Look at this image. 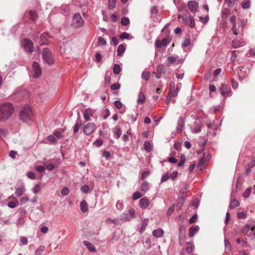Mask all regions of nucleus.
<instances>
[{
    "mask_svg": "<svg viewBox=\"0 0 255 255\" xmlns=\"http://www.w3.org/2000/svg\"><path fill=\"white\" fill-rule=\"evenodd\" d=\"M13 112L12 105L9 103L0 104V122L9 118Z\"/></svg>",
    "mask_w": 255,
    "mask_h": 255,
    "instance_id": "obj_1",
    "label": "nucleus"
},
{
    "mask_svg": "<svg viewBox=\"0 0 255 255\" xmlns=\"http://www.w3.org/2000/svg\"><path fill=\"white\" fill-rule=\"evenodd\" d=\"M31 110L28 106L24 107L20 113V118L23 122L28 123L31 120Z\"/></svg>",
    "mask_w": 255,
    "mask_h": 255,
    "instance_id": "obj_2",
    "label": "nucleus"
},
{
    "mask_svg": "<svg viewBox=\"0 0 255 255\" xmlns=\"http://www.w3.org/2000/svg\"><path fill=\"white\" fill-rule=\"evenodd\" d=\"M42 57L45 63L50 65L53 62V58L51 51L48 48H44L42 51Z\"/></svg>",
    "mask_w": 255,
    "mask_h": 255,
    "instance_id": "obj_3",
    "label": "nucleus"
},
{
    "mask_svg": "<svg viewBox=\"0 0 255 255\" xmlns=\"http://www.w3.org/2000/svg\"><path fill=\"white\" fill-rule=\"evenodd\" d=\"M21 45L25 52L31 53L33 51V43L30 39H24L22 41Z\"/></svg>",
    "mask_w": 255,
    "mask_h": 255,
    "instance_id": "obj_4",
    "label": "nucleus"
},
{
    "mask_svg": "<svg viewBox=\"0 0 255 255\" xmlns=\"http://www.w3.org/2000/svg\"><path fill=\"white\" fill-rule=\"evenodd\" d=\"M84 24V21L79 13H76L73 15L71 25L75 28H79Z\"/></svg>",
    "mask_w": 255,
    "mask_h": 255,
    "instance_id": "obj_5",
    "label": "nucleus"
},
{
    "mask_svg": "<svg viewBox=\"0 0 255 255\" xmlns=\"http://www.w3.org/2000/svg\"><path fill=\"white\" fill-rule=\"evenodd\" d=\"M178 17H181L184 24L188 25L190 27L193 28L195 26V21L193 16H187V15L181 16V15H179Z\"/></svg>",
    "mask_w": 255,
    "mask_h": 255,
    "instance_id": "obj_6",
    "label": "nucleus"
},
{
    "mask_svg": "<svg viewBox=\"0 0 255 255\" xmlns=\"http://www.w3.org/2000/svg\"><path fill=\"white\" fill-rule=\"evenodd\" d=\"M171 41V38L169 36L164 38L162 40L157 39L155 42V46L157 48L165 46L168 45L170 43Z\"/></svg>",
    "mask_w": 255,
    "mask_h": 255,
    "instance_id": "obj_7",
    "label": "nucleus"
},
{
    "mask_svg": "<svg viewBox=\"0 0 255 255\" xmlns=\"http://www.w3.org/2000/svg\"><path fill=\"white\" fill-rule=\"evenodd\" d=\"M32 69L34 71L33 78H38L42 74V70L39 63L34 62L32 65Z\"/></svg>",
    "mask_w": 255,
    "mask_h": 255,
    "instance_id": "obj_8",
    "label": "nucleus"
},
{
    "mask_svg": "<svg viewBox=\"0 0 255 255\" xmlns=\"http://www.w3.org/2000/svg\"><path fill=\"white\" fill-rule=\"evenodd\" d=\"M255 229V225L247 224L242 229L243 233L248 236H250Z\"/></svg>",
    "mask_w": 255,
    "mask_h": 255,
    "instance_id": "obj_9",
    "label": "nucleus"
},
{
    "mask_svg": "<svg viewBox=\"0 0 255 255\" xmlns=\"http://www.w3.org/2000/svg\"><path fill=\"white\" fill-rule=\"evenodd\" d=\"M221 95L225 98L231 92V90L227 85L223 84L219 89Z\"/></svg>",
    "mask_w": 255,
    "mask_h": 255,
    "instance_id": "obj_10",
    "label": "nucleus"
},
{
    "mask_svg": "<svg viewBox=\"0 0 255 255\" xmlns=\"http://www.w3.org/2000/svg\"><path fill=\"white\" fill-rule=\"evenodd\" d=\"M95 126L93 123H89L85 126L83 128V132L86 135L91 134L95 130Z\"/></svg>",
    "mask_w": 255,
    "mask_h": 255,
    "instance_id": "obj_11",
    "label": "nucleus"
},
{
    "mask_svg": "<svg viewBox=\"0 0 255 255\" xmlns=\"http://www.w3.org/2000/svg\"><path fill=\"white\" fill-rule=\"evenodd\" d=\"M188 6L189 10L192 13H195L198 8V3L195 0H190L188 2Z\"/></svg>",
    "mask_w": 255,
    "mask_h": 255,
    "instance_id": "obj_12",
    "label": "nucleus"
},
{
    "mask_svg": "<svg viewBox=\"0 0 255 255\" xmlns=\"http://www.w3.org/2000/svg\"><path fill=\"white\" fill-rule=\"evenodd\" d=\"M50 37L48 33L47 32L43 33L40 35V40L39 41L40 45H48L49 44L47 38Z\"/></svg>",
    "mask_w": 255,
    "mask_h": 255,
    "instance_id": "obj_13",
    "label": "nucleus"
},
{
    "mask_svg": "<svg viewBox=\"0 0 255 255\" xmlns=\"http://www.w3.org/2000/svg\"><path fill=\"white\" fill-rule=\"evenodd\" d=\"M149 200L147 197L142 198L139 200V206L142 209H145L149 205Z\"/></svg>",
    "mask_w": 255,
    "mask_h": 255,
    "instance_id": "obj_14",
    "label": "nucleus"
},
{
    "mask_svg": "<svg viewBox=\"0 0 255 255\" xmlns=\"http://www.w3.org/2000/svg\"><path fill=\"white\" fill-rule=\"evenodd\" d=\"M236 18L235 15H233L230 19V21L232 24V31L234 35H237V28L236 23Z\"/></svg>",
    "mask_w": 255,
    "mask_h": 255,
    "instance_id": "obj_15",
    "label": "nucleus"
},
{
    "mask_svg": "<svg viewBox=\"0 0 255 255\" xmlns=\"http://www.w3.org/2000/svg\"><path fill=\"white\" fill-rule=\"evenodd\" d=\"M240 205V203L238 200L236 199L232 198L230 201V204L229 208L231 210L235 209L236 207Z\"/></svg>",
    "mask_w": 255,
    "mask_h": 255,
    "instance_id": "obj_16",
    "label": "nucleus"
},
{
    "mask_svg": "<svg viewBox=\"0 0 255 255\" xmlns=\"http://www.w3.org/2000/svg\"><path fill=\"white\" fill-rule=\"evenodd\" d=\"M185 197L182 196L178 199L176 205V209L177 211L179 210L183 205L185 201Z\"/></svg>",
    "mask_w": 255,
    "mask_h": 255,
    "instance_id": "obj_17",
    "label": "nucleus"
},
{
    "mask_svg": "<svg viewBox=\"0 0 255 255\" xmlns=\"http://www.w3.org/2000/svg\"><path fill=\"white\" fill-rule=\"evenodd\" d=\"M84 118L86 122L90 120L91 117L92 116L91 110L89 108L85 110L84 113Z\"/></svg>",
    "mask_w": 255,
    "mask_h": 255,
    "instance_id": "obj_18",
    "label": "nucleus"
},
{
    "mask_svg": "<svg viewBox=\"0 0 255 255\" xmlns=\"http://www.w3.org/2000/svg\"><path fill=\"white\" fill-rule=\"evenodd\" d=\"M163 230L160 228L154 230L152 232L153 236L156 238L161 237L163 235Z\"/></svg>",
    "mask_w": 255,
    "mask_h": 255,
    "instance_id": "obj_19",
    "label": "nucleus"
},
{
    "mask_svg": "<svg viewBox=\"0 0 255 255\" xmlns=\"http://www.w3.org/2000/svg\"><path fill=\"white\" fill-rule=\"evenodd\" d=\"M80 210L82 213H86L88 209L87 203L85 200H83L80 204Z\"/></svg>",
    "mask_w": 255,
    "mask_h": 255,
    "instance_id": "obj_20",
    "label": "nucleus"
},
{
    "mask_svg": "<svg viewBox=\"0 0 255 255\" xmlns=\"http://www.w3.org/2000/svg\"><path fill=\"white\" fill-rule=\"evenodd\" d=\"M25 189L23 185L21 186L20 187H18L15 188V195L18 196H21L25 192Z\"/></svg>",
    "mask_w": 255,
    "mask_h": 255,
    "instance_id": "obj_21",
    "label": "nucleus"
},
{
    "mask_svg": "<svg viewBox=\"0 0 255 255\" xmlns=\"http://www.w3.org/2000/svg\"><path fill=\"white\" fill-rule=\"evenodd\" d=\"M84 245L87 248V249L92 252H94L96 251L95 247L93 245L86 241H83Z\"/></svg>",
    "mask_w": 255,
    "mask_h": 255,
    "instance_id": "obj_22",
    "label": "nucleus"
},
{
    "mask_svg": "<svg viewBox=\"0 0 255 255\" xmlns=\"http://www.w3.org/2000/svg\"><path fill=\"white\" fill-rule=\"evenodd\" d=\"M199 227L198 226H192L189 229V236L190 237H193L195 234L199 230Z\"/></svg>",
    "mask_w": 255,
    "mask_h": 255,
    "instance_id": "obj_23",
    "label": "nucleus"
},
{
    "mask_svg": "<svg viewBox=\"0 0 255 255\" xmlns=\"http://www.w3.org/2000/svg\"><path fill=\"white\" fill-rule=\"evenodd\" d=\"M112 76V71L108 70L106 72L105 76V84H109L111 81V77Z\"/></svg>",
    "mask_w": 255,
    "mask_h": 255,
    "instance_id": "obj_24",
    "label": "nucleus"
},
{
    "mask_svg": "<svg viewBox=\"0 0 255 255\" xmlns=\"http://www.w3.org/2000/svg\"><path fill=\"white\" fill-rule=\"evenodd\" d=\"M184 126V121L182 117H180L178 121L177 130L181 132L182 129Z\"/></svg>",
    "mask_w": 255,
    "mask_h": 255,
    "instance_id": "obj_25",
    "label": "nucleus"
},
{
    "mask_svg": "<svg viewBox=\"0 0 255 255\" xmlns=\"http://www.w3.org/2000/svg\"><path fill=\"white\" fill-rule=\"evenodd\" d=\"M148 190H149L148 183L146 181H143L141 184V187H140V190L143 192H146Z\"/></svg>",
    "mask_w": 255,
    "mask_h": 255,
    "instance_id": "obj_26",
    "label": "nucleus"
},
{
    "mask_svg": "<svg viewBox=\"0 0 255 255\" xmlns=\"http://www.w3.org/2000/svg\"><path fill=\"white\" fill-rule=\"evenodd\" d=\"M101 115L104 119H107L110 115V111L107 108L105 109L102 111Z\"/></svg>",
    "mask_w": 255,
    "mask_h": 255,
    "instance_id": "obj_27",
    "label": "nucleus"
},
{
    "mask_svg": "<svg viewBox=\"0 0 255 255\" xmlns=\"http://www.w3.org/2000/svg\"><path fill=\"white\" fill-rule=\"evenodd\" d=\"M81 125L82 124L81 123V121H78V120H77L73 128L74 133H76L78 132L80 127H81Z\"/></svg>",
    "mask_w": 255,
    "mask_h": 255,
    "instance_id": "obj_28",
    "label": "nucleus"
},
{
    "mask_svg": "<svg viewBox=\"0 0 255 255\" xmlns=\"http://www.w3.org/2000/svg\"><path fill=\"white\" fill-rule=\"evenodd\" d=\"M126 49L125 46L123 44H120L117 49L118 55L121 56L123 53L125 52Z\"/></svg>",
    "mask_w": 255,
    "mask_h": 255,
    "instance_id": "obj_29",
    "label": "nucleus"
},
{
    "mask_svg": "<svg viewBox=\"0 0 255 255\" xmlns=\"http://www.w3.org/2000/svg\"><path fill=\"white\" fill-rule=\"evenodd\" d=\"M113 71L115 74H119L121 71L120 65L118 64H115L114 67L113 68Z\"/></svg>",
    "mask_w": 255,
    "mask_h": 255,
    "instance_id": "obj_30",
    "label": "nucleus"
},
{
    "mask_svg": "<svg viewBox=\"0 0 255 255\" xmlns=\"http://www.w3.org/2000/svg\"><path fill=\"white\" fill-rule=\"evenodd\" d=\"M193 249V245L190 242L187 243L186 245V251L188 254L192 252Z\"/></svg>",
    "mask_w": 255,
    "mask_h": 255,
    "instance_id": "obj_31",
    "label": "nucleus"
},
{
    "mask_svg": "<svg viewBox=\"0 0 255 255\" xmlns=\"http://www.w3.org/2000/svg\"><path fill=\"white\" fill-rule=\"evenodd\" d=\"M145 100V97L143 92H140L138 95L137 102L139 103H143Z\"/></svg>",
    "mask_w": 255,
    "mask_h": 255,
    "instance_id": "obj_32",
    "label": "nucleus"
},
{
    "mask_svg": "<svg viewBox=\"0 0 255 255\" xmlns=\"http://www.w3.org/2000/svg\"><path fill=\"white\" fill-rule=\"evenodd\" d=\"M45 249V247L44 246H40L35 252V255H40L44 251Z\"/></svg>",
    "mask_w": 255,
    "mask_h": 255,
    "instance_id": "obj_33",
    "label": "nucleus"
},
{
    "mask_svg": "<svg viewBox=\"0 0 255 255\" xmlns=\"http://www.w3.org/2000/svg\"><path fill=\"white\" fill-rule=\"evenodd\" d=\"M150 77V73L149 72L147 71H144L143 72L142 74V78L143 79L145 80V81H147Z\"/></svg>",
    "mask_w": 255,
    "mask_h": 255,
    "instance_id": "obj_34",
    "label": "nucleus"
},
{
    "mask_svg": "<svg viewBox=\"0 0 255 255\" xmlns=\"http://www.w3.org/2000/svg\"><path fill=\"white\" fill-rule=\"evenodd\" d=\"M107 44V42L105 39L101 36L99 37L98 45V46H105Z\"/></svg>",
    "mask_w": 255,
    "mask_h": 255,
    "instance_id": "obj_35",
    "label": "nucleus"
},
{
    "mask_svg": "<svg viewBox=\"0 0 255 255\" xmlns=\"http://www.w3.org/2000/svg\"><path fill=\"white\" fill-rule=\"evenodd\" d=\"M121 23L122 25L127 26L129 23V19L127 17H123L121 19Z\"/></svg>",
    "mask_w": 255,
    "mask_h": 255,
    "instance_id": "obj_36",
    "label": "nucleus"
},
{
    "mask_svg": "<svg viewBox=\"0 0 255 255\" xmlns=\"http://www.w3.org/2000/svg\"><path fill=\"white\" fill-rule=\"evenodd\" d=\"M176 59L173 56H169L167 58V66L170 67L171 65L175 62Z\"/></svg>",
    "mask_w": 255,
    "mask_h": 255,
    "instance_id": "obj_37",
    "label": "nucleus"
},
{
    "mask_svg": "<svg viewBox=\"0 0 255 255\" xmlns=\"http://www.w3.org/2000/svg\"><path fill=\"white\" fill-rule=\"evenodd\" d=\"M142 196V194L140 192L137 191V192H135V193H134L132 195V199L133 200H137V199L140 198Z\"/></svg>",
    "mask_w": 255,
    "mask_h": 255,
    "instance_id": "obj_38",
    "label": "nucleus"
},
{
    "mask_svg": "<svg viewBox=\"0 0 255 255\" xmlns=\"http://www.w3.org/2000/svg\"><path fill=\"white\" fill-rule=\"evenodd\" d=\"M188 188H189V185L186 184L184 186V187L181 189L180 194H182V196L186 197V192H187V190L188 189Z\"/></svg>",
    "mask_w": 255,
    "mask_h": 255,
    "instance_id": "obj_39",
    "label": "nucleus"
},
{
    "mask_svg": "<svg viewBox=\"0 0 255 255\" xmlns=\"http://www.w3.org/2000/svg\"><path fill=\"white\" fill-rule=\"evenodd\" d=\"M225 246L226 250H227L228 251H230L231 250V244H230V242L229 241V240L226 239L225 240Z\"/></svg>",
    "mask_w": 255,
    "mask_h": 255,
    "instance_id": "obj_40",
    "label": "nucleus"
},
{
    "mask_svg": "<svg viewBox=\"0 0 255 255\" xmlns=\"http://www.w3.org/2000/svg\"><path fill=\"white\" fill-rule=\"evenodd\" d=\"M114 105L115 106V107L118 109V110H120V109H122V107H123V104L121 102H120V101H116L115 102H114Z\"/></svg>",
    "mask_w": 255,
    "mask_h": 255,
    "instance_id": "obj_41",
    "label": "nucleus"
},
{
    "mask_svg": "<svg viewBox=\"0 0 255 255\" xmlns=\"http://www.w3.org/2000/svg\"><path fill=\"white\" fill-rule=\"evenodd\" d=\"M103 140L100 138H98L93 142V144L97 147H100L103 144Z\"/></svg>",
    "mask_w": 255,
    "mask_h": 255,
    "instance_id": "obj_42",
    "label": "nucleus"
},
{
    "mask_svg": "<svg viewBox=\"0 0 255 255\" xmlns=\"http://www.w3.org/2000/svg\"><path fill=\"white\" fill-rule=\"evenodd\" d=\"M252 189L250 188L246 189L245 192L243 194V196L245 198H248L250 196Z\"/></svg>",
    "mask_w": 255,
    "mask_h": 255,
    "instance_id": "obj_43",
    "label": "nucleus"
},
{
    "mask_svg": "<svg viewBox=\"0 0 255 255\" xmlns=\"http://www.w3.org/2000/svg\"><path fill=\"white\" fill-rule=\"evenodd\" d=\"M47 140L49 141V142L52 143H56L57 142L56 138L53 134L48 136Z\"/></svg>",
    "mask_w": 255,
    "mask_h": 255,
    "instance_id": "obj_44",
    "label": "nucleus"
},
{
    "mask_svg": "<svg viewBox=\"0 0 255 255\" xmlns=\"http://www.w3.org/2000/svg\"><path fill=\"white\" fill-rule=\"evenodd\" d=\"M29 16H30V18L32 20H35L36 18V12L34 10H30L29 11Z\"/></svg>",
    "mask_w": 255,
    "mask_h": 255,
    "instance_id": "obj_45",
    "label": "nucleus"
},
{
    "mask_svg": "<svg viewBox=\"0 0 255 255\" xmlns=\"http://www.w3.org/2000/svg\"><path fill=\"white\" fill-rule=\"evenodd\" d=\"M69 190L68 188L67 187H64L61 191V194L64 196L67 195L69 194Z\"/></svg>",
    "mask_w": 255,
    "mask_h": 255,
    "instance_id": "obj_46",
    "label": "nucleus"
},
{
    "mask_svg": "<svg viewBox=\"0 0 255 255\" xmlns=\"http://www.w3.org/2000/svg\"><path fill=\"white\" fill-rule=\"evenodd\" d=\"M185 161H186V158H185V155H182L181 156L180 161L178 163L177 166L178 167H180V166H182L184 164V163L185 162Z\"/></svg>",
    "mask_w": 255,
    "mask_h": 255,
    "instance_id": "obj_47",
    "label": "nucleus"
},
{
    "mask_svg": "<svg viewBox=\"0 0 255 255\" xmlns=\"http://www.w3.org/2000/svg\"><path fill=\"white\" fill-rule=\"evenodd\" d=\"M53 134L55 137H56L59 139H62L63 137L61 132L59 131H54Z\"/></svg>",
    "mask_w": 255,
    "mask_h": 255,
    "instance_id": "obj_48",
    "label": "nucleus"
},
{
    "mask_svg": "<svg viewBox=\"0 0 255 255\" xmlns=\"http://www.w3.org/2000/svg\"><path fill=\"white\" fill-rule=\"evenodd\" d=\"M191 43V41L189 38H186L184 39L183 42L182 43V46L184 47H186L188 46Z\"/></svg>",
    "mask_w": 255,
    "mask_h": 255,
    "instance_id": "obj_49",
    "label": "nucleus"
},
{
    "mask_svg": "<svg viewBox=\"0 0 255 255\" xmlns=\"http://www.w3.org/2000/svg\"><path fill=\"white\" fill-rule=\"evenodd\" d=\"M242 6L244 9L249 8L250 6V2L249 1L242 2Z\"/></svg>",
    "mask_w": 255,
    "mask_h": 255,
    "instance_id": "obj_50",
    "label": "nucleus"
},
{
    "mask_svg": "<svg viewBox=\"0 0 255 255\" xmlns=\"http://www.w3.org/2000/svg\"><path fill=\"white\" fill-rule=\"evenodd\" d=\"M144 148L147 151L151 150V144L149 141H145L144 143Z\"/></svg>",
    "mask_w": 255,
    "mask_h": 255,
    "instance_id": "obj_51",
    "label": "nucleus"
},
{
    "mask_svg": "<svg viewBox=\"0 0 255 255\" xmlns=\"http://www.w3.org/2000/svg\"><path fill=\"white\" fill-rule=\"evenodd\" d=\"M115 136L116 138H119L122 134V130L120 128H116L114 131Z\"/></svg>",
    "mask_w": 255,
    "mask_h": 255,
    "instance_id": "obj_52",
    "label": "nucleus"
},
{
    "mask_svg": "<svg viewBox=\"0 0 255 255\" xmlns=\"http://www.w3.org/2000/svg\"><path fill=\"white\" fill-rule=\"evenodd\" d=\"M170 177V176L168 175V174L166 173L162 176L161 179V182H165V181L168 180Z\"/></svg>",
    "mask_w": 255,
    "mask_h": 255,
    "instance_id": "obj_53",
    "label": "nucleus"
},
{
    "mask_svg": "<svg viewBox=\"0 0 255 255\" xmlns=\"http://www.w3.org/2000/svg\"><path fill=\"white\" fill-rule=\"evenodd\" d=\"M27 176L31 179H35V174L34 172L32 171H29L27 173Z\"/></svg>",
    "mask_w": 255,
    "mask_h": 255,
    "instance_id": "obj_54",
    "label": "nucleus"
},
{
    "mask_svg": "<svg viewBox=\"0 0 255 255\" xmlns=\"http://www.w3.org/2000/svg\"><path fill=\"white\" fill-rule=\"evenodd\" d=\"M175 89V83L174 82H171L170 83L169 86V92H171V93H173Z\"/></svg>",
    "mask_w": 255,
    "mask_h": 255,
    "instance_id": "obj_55",
    "label": "nucleus"
},
{
    "mask_svg": "<svg viewBox=\"0 0 255 255\" xmlns=\"http://www.w3.org/2000/svg\"><path fill=\"white\" fill-rule=\"evenodd\" d=\"M41 187L39 184H36L33 188V192L35 194L38 193L40 190Z\"/></svg>",
    "mask_w": 255,
    "mask_h": 255,
    "instance_id": "obj_56",
    "label": "nucleus"
},
{
    "mask_svg": "<svg viewBox=\"0 0 255 255\" xmlns=\"http://www.w3.org/2000/svg\"><path fill=\"white\" fill-rule=\"evenodd\" d=\"M229 10L227 8H225L224 9L222 13V17L223 18H226L228 17V14L229 13Z\"/></svg>",
    "mask_w": 255,
    "mask_h": 255,
    "instance_id": "obj_57",
    "label": "nucleus"
},
{
    "mask_svg": "<svg viewBox=\"0 0 255 255\" xmlns=\"http://www.w3.org/2000/svg\"><path fill=\"white\" fill-rule=\"evenodd\" d=\"M81 190L83 192L87 193L89 192V188L88 186L85 185L82 186L81 187Z\"/></svg>",
    "mask_w": 255,
    "mask_h": 255,
    "instance_id": "obj_58",
    "label": "nucleus"
},
{
    "mask_svg": "<svg viewBox=\"0 0 255 255\" xmlns=\"http://www.w3.org/2000/svg\"><path fill=\"white\" fill-rule=\"evenodd\" d=\"M173 93H171V92H169L168 94V96L167 97H166V99H165V104H168L169 102H170V100L171 99V98H172V96H173Z\"/></svg>",
    "mask_w": 255,
    "mask_h": 255,
    "instance_id": "obj_59",
    "label": "nucleus"
},
{
    "mask_svg": "<svg viewBox=\"0 0 255 255\" xmlns=\"http://www.w3.org/2000/svg\"><path fill=\"white\" fill-rule=\"evenodd\" d=\"M129 36V34L126 32H123L120 34V37L122 39H124L126 38H128Z\"/></svg>",
    "mask_w": 255,
    "mask_h": 255,
    "instance_id": "obj_60",
    "label": "nucleus"
},
{
    "mask_svg": "<svg viewBox=\"0 0 255 255\" xmlns=\"http://www.w3.org/2000/svg\"><path fill=\"white\" fill-rule=\"evenodd\" d=\"M36 170L39 173H42L45 171V168L43 166L38 165L36 167Z\"/></svg>",
    "mask_w": 255,
    "mask_h": 255,
    "instance_id": "obj_61",
    "label": "nucleus"
},
{
    "mask_svg": "<svg viewBox=\"0 0 255 255\" xmlns=\"http://www.w3.org/2000/svg\"><path fill=\"white\" fill-rule=\"evenodd\" d=\"M46 169L49 171H52L55 168V166L52 163H48L46 165Z\"/></svg>",
    "mask_w": 255,
    "mask_h": 255,
    "instance_id": "obj_62",
    "label": "nucleus"
},
{
    "mask_svg": "<svg viewBox=\"0 0 255 255\" xmlns=\"http://www.w3.org/2000/svg\"><path fill=\"white\" fill-rule=\"evenodd\" d=\"M20 242L22 245H26L28 244L27 239L25 237H21L20 238Z\"/></svg>",
    "mask_w": 255,
    "mask_h": 255,
    "instance_id": "obj_63",
    "label": "nucleus"
},
{
    "mask_svg": "<svg viewBox=\"0 0 255 255\" xmlns=\"http://www.w3.org/2000/svg\"><path fill=\"white\" fill-rule=\"evenodd\" d=\"M128 214L132 218H135L136 217L135 211L132 209L128 210Z\"/></svg>",
    "mask_w": 255,
    "mask_h": 255,
    "instance_id": "obj_64",
    "label": "nucleus"
}]
</instances>
